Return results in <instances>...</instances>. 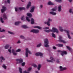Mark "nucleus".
Returning a JSON list of instances; mask_svg holds the SVG:
<instances>
[{
	"instance_id": "30",
	"label": "nucleus",
	"mask_w": 73,
	"mask_h": 73,
	"mask_svg": "<svg viewBox=\"0 0 73 73\" xmlns=\"http://www.w3.org/2000/svg\"><path fill=\"white\" fill-rule=\"evenodd\" d=\"M50 59L53 61H55V59L52 57H50Z\"/></svg>"
},
{
	"instance_id": "13",
	"label": "nucleus",
	"mask_w": 73,
	"mask_h": 73,
	"mask_svg": "<svg viewBox=\"0 0 73 73\" xmlns=\"http://www.w3.org/2000/svg\"><path fill=\"white\" fill-rule=\"evenodd\" d=\"M3 18L4 20H7V15L5 14H4L3 15Z\"/></svg>"
},
{
	"instance_id": "15",
	"label": "nucleus",
	"mask_w": 73,
	"mask_h": 73,
	"mask_svg": "<svg viewBox=\"0 0 73 73\" xmlns=\"http://www.w3.org/2000/svg\"><path fill=\"white\" fill-rule=\"evenodd\" d=\"M1 59H2V60H5V59H4V58L3 57L1 56V57H0V61L1 62H3L2 60H1Z\"/></svg>"
},
{
	"instance_id": "52",
	"label": "nucleus",
	"mask_w": 73,
	"mask_h": 73,
	"mask_svg": "<svg viewBox=\"0 0 73 73\" xmlns=\"http://www.w3.org/2000/svg\"><path fill=\"white\" fill-rule=\"evenodd\" d=\"M8 51H9V52L10 53H12V52H11V49H9L8 50Z\"/></svg>"
},
{
	"instance_id": "38",
	"label": "nucleus",
	"mask_w": 73,
	"mask_h": 73,
	"mask_svg": "<svg viewBox=\"0 0 73 73\" xmlns=\"http://www.w3.org/2000/svg\"><path fill=\"white\" fill-rule=\"evenodd\" d=\"M19 9H20V10H24L25 9L24 7H19Z\"/></svg>"
},
{
	"instance_id": "24",
	"label": "nucleus",
	"mask_w": 73,
	"mask_h": 73,
	"mask_svg": "<svg viewBox=\"0 0 73 73\" xmlns=\"http://www.w3.org/2000/svg\"><path fill=\"white\" fill-rule=\"evenodd\" d=\"M59 28L60 31L61 32H63V31H64V29H62V27L61 26H59Z\"/></svg>"
},
{
	"instance_id": "23",
	"label": "nucleus",
	"mask_w": 73,
	"mask_h": 73,
	"mask_svg": "<svg viewBox=\"0 0 73 73\" xmlns=\"http://www.w3.org/2000/svg\"><path fill=\"white\" fill-rule=\"evenodd\" d=\"M9 45L8 44H7L6 45V46L5 47V49H8V48H9Z\"/></svg>"
},
{
	"instance_id": "22",
	"label": "nucleus",
	"mask_w": 73,
	"mask_h": 73,
	"mask_svg": "<svg viewBox=\"0 0 73 73\" xmlns=\"http://www.w3.org/2000/svg\"><path fill=\"white\" fill-rule=\"evenodd\" d=\"M27 15L29 17H32V15L30 13H27Z\"/></svg>"
},
{
	"instance_id": "41",
	"label": "nucleus",
	"mask_w": 73,
	"mask_h": 73,
	"mask_svg": "<svg viewBox=\"0 0 73 73\" xmlns=\"http://www.w3.org/2000/svg\"><path fill=\"white\" fill-rule=\"evenodd\" d=\"M2 66L5 69H7V66H6L5 65L3 64Z\"/></svg>"
},
{
	"instance_id": "3",
	"label": "nucleus",
	"mask_w": 73,
	"mask_h": 73,
	"mask_svg": "<svg viewBox=\"0 0 73 73\" xmlns=\"http://www.w3.org/2000/svg\"><path fill=\"white\" fill-rule=\"evenodd\" d=\"M31 32L34 33H39V30L38 29H33L30 31Z\"/></svg>"
},
{
	"instance_id": "64",
	"label": "nucleus",
	"mask_w": 73,
	"mask_h": 73,
	"mask_svg": "<svg viewBox=\"0 0 73 73\" xmlns=\"http://www.w3.org/2000/svg\"><path fill=\"white\" fill-rule=\"evenodd\" d=\"M36 73H39V72L38 71H36L35 72Z\"/></svg>"
},
{
	"instance_id": "42",
	"label": "nucleus",
	"mask_w": 73,
	"mask_h": 73,
	"mask_svg": "<svg viewBox=\"0 0 73 73\" xmlns=\"http://www.w3.org/2000/svg\"><path fill=\"white\" fill-rule=\"evenodd\" d=\"M41 46V43H40L37 45V47L38 48V47H40V46Z\"/></svg>"
},
{
	"instance_id": "45",
	"label": "nucleus",
	"mask_w": 73,
	"mask_h": 73,
	"mask_svg": "<svg viewBox=\"0 0 73 73\" xmlns=\"http://www.w3.org/2000/svg\"><path fill=\"white\" fill-rule=\"evenodd\" d=\"M8 33H10V34H11L12 35H14V33L12 32H11V31H8Z\"/></svg>"
},
{
	"instance_id": "8",
	"label": "nucleus",
	"mask_w": 73,
	"mask_h": 73,
	"mask_svg": "<svg viewBox=\"0 0 73 73\" xmlns=\"http://www.w3.org/2000/svg\"><path fill=\"white\" fill-rule=\"evenodd\" d=\"M61 54L62 56H63L64 54H67V52L65 51H61Z\"/></svg>"
},
{
	"instance_id": "56",
	"label": "nucleus",
	"mask_w": 73,
	"mask_h": 73,
	"mask_svg": "<svg viewBox=\"0 0 73 73\" xmlns=\"http://www.w3.org/2000/svg\"><path fill=\"white\" fill-rule=\"evenodd\" d=\"M33 66L35 68H37V65H36V64H34L33 65Z\"/></svg>"
},
{
	"instance_id": "9",
	"label": "nucleus",
	"mask_w": 73,
	"mask_h": 73,
	"mask_svg": "<svg viewBox=\"0 0 73 73\" xmlns=\"http://www.w3.org/2000/svg\"><path fill=\"white\" fill-rule=\"evenodd\" d=\"M2 9L1 10V13H3L4 12V11L6 10V7L4 6L2 7Z\"/></svg>"
},
{
	"instance_id": "61",
	"label": "nucleus",
	"mask_w": 73,
	"mask_h": 73,
	"mask_svg": "<svg viewBox=\"0 0 73 73\" xmlns=\"http://www.w3.org/2000/svg\"><path fill=\"white\" fill-rule=\"evenodd\" d=\"M7 2L8 3H10V0H7Z\"/></svg>"
},
{
	"instance_id": "35",
	"label": "nucleus",
	"mask_w": 73,
	"mask_h": 73,
	"mask_svg": "<svg viewBox=\"0 0 73 73\" xmlns=\"http://www.w3.org/2000/svg\"><path fill=\"white\" fill-rule=\"evenodd\" d=\"M41 68V64H39L38 67V70H40V68Z\"/></svg>"
},
{
	"instance_id": "17",
	"label": "nucleus",
	"mask_w": 73,
	"mask_h": 73,
	"mask_svg": "<svg viewBox=\"0 0 73 73\" xmlns=\"http://www.w3.org/2000/svg\"><path fill=\"white\" fill-rule=\"evenodd\" d=\"M31 24H33L35 23V20L33 19V18H31Z\"/></svg>"
},
{
	"instance_id": "53",
	"label": "nucleus",
	"mask_w": 73,
	"mask_h": 73,
	"mask_svg": "<svg viewBox=\"0 0 73 73\" xmlns=\"http://www.w3.org/2000/svg\"><path fill=\"white\" fill-rule=\"evenodd\" d=\"M15 9L16 12H17L18 11L17 8L16 7H15Z\"/></svg>"
},
{
	"instance_id": "29",
	"label": "nucleus",
	"mask_w": 73,
	"mask_h": 73,
	"mask_svg": "<svg viewBox=\"0 0 73 73\" xmlns=\"http://www.w3.org/2000/svg\"><path fill=\"white\" fill-rule=\"evenodd\" d=\"M19 71L20 73H23L22 72V69L20 67L19 68Z\"/></svg>"
},
{
	"instance_id": "33",
	"label": "nucleus",
	"mask_w": 73,
	"mask_h": 73,
	"mask_svg": "<svg viewBox=\"0 0 73 73\" xmlns=\"http://www.w3.org/2000/svg\"><path fill=\"white\" fill-rule=\"evenodd\" d=\"M26 20H27V21H28L29 22H30L31 20H30L29 19V18L28 17H26Z\"/></svg>"
},
{
	"instance_id": "54",
	"label": "nucleus",
	"mask_w": 73,
	"mask_h": 73,
	"mask_svg": "<svg viewBox=\"0 0 73 73\" xmlns=\"http://www.w3.org/2000/svg\"><path fill=\"white\" fill-rule=\"evenodd\" d=\"M69 12H70V13H72V9H70L69 10Z\"/></svg>"
},
{
	"instance_id": "7",
	"label": "nucleus",
	"mask_w": 73,
	"mask_h": 73,
	"mask_svg": "<svg viewBox=\"0 0 73 73\" xmlns=\"http://www.w3.org/2000/svg\"><path fill=\"white\" fill-rule=\"evenodd\" d=\"M16 61L18 62H19V64H21L22 62H23V60L22 58L20 59H16Z\"/></svg>"
},
{
	"instance_id": "51",
	"label": "nucleus",
	"mask_w": 73,
	"mask_h": 73,
	"mask_svg": "<svg viewBox=\"0 0 73 73\" xmlns=\"http://www.w3.org/2000/svg\"><path fill=\"white\" fill-rule=\"evenodd\" d=\"M56 62H57V63H59V62H60V61L59 60V59H57Z\"/></svg>"
},
{
	"instance_id": "48",
	"label": "nucleus",
	"mask_w": 73,
	"mask_h": 73,
	"mask_svg": "<svg viewBox=\"0 0 73 73\" xmlns=\"http://www.w3.org/2000/svg\"><path fill=\"white\" fill-rule=\"evenodd\" d=\"M49 29V27H46L44 28L43 29Z\"/></svg>"
},
{
	"instance_id": "36",
	"label": "nucleus",
	"mask_w": 73,
	"mask_h": 73,
	"mask_svg": "<svg viewBox=\"0 0 73 73\" xmlns=\"http://www.w3.org/2000/svg\"><path fill=\"white\" fill-rule=\"evenodd\" d=\"M31 70H32V68L31 67H30L28 68L27 69L28 72H31Z\"/></svg>"
},
{
	"instance_id": "31",
	"label": "nucleus",
	"mask_w": 73,
	"mask_h": 73,
	"mask_svg": "<svg viewBox=\"0 0 73 73\" xmlns=\"http://www.w3.org/2000/svg\"><path fill=\"white\" fill-rule=\"evenodd\" d=\"M67 48L68 49V50L70 51L71 50V48L70 47L68 46H66Z\"/></svg>"
},
{
	"instance_id": "43",
	"label": "nucleus",
	"mask_w": 73,
	"mask_h": 73,
	"mask_svg": "<svg viewBox=\"0 0 73 73\" xmlns=\"http://www.w3.org/2000/svg\"><path fill=\"white\" fill-rule=\"evenodd\" d=\"M47 61L48 62H53V61L51 60H47Z\"/></svg>"
},
{
	"instance_id": "14",
	"label": "nucleus",
	"mask_w": 73,
	"mask_h": 73,
	"mask_svg": "<svg viewBox=\"0 0 73 73\" xmlns=\"http://www.w3.org/2000/svg\"><path fill=\"white\" fill-rule=\"evenodd\" d=\"M61 6L59 5L58 7V12H60L61 11Z\"/></svg>"
},
{
	"instance_id": "63",
	"label": "nucleus",
	"mask_w": 73,
	"mask_h": 73,
	"mask_svg": "<svg viewBox=\"0 0 73 73\" xmlns=\"http://www.w3.org/2000/svg\"><path fill=\"white\" fill-rule=\"evenodd\" d=\"M42 5H41L40 6V8H42Z\"/></svg>"
},
{
	"instance_id": "26",
	"label": "nucleus",
	"mask_w": 73,
	"mask_h": 73,
	"mask_svg": "<svg viewBox=\"0 0 73 73\" xmlns=\"http://www.w3.org/2000/svg\"><path fill=\"white\" fill-rule=\"evenodd\" d=\"M51 30H44V31L46 32H47V33H49L50 32H51Z\"/></svg>"
},
{
	"instance_id": "18",
	"label": "nucleus",
	"mask_w": 73,
	"mask_h": 73,
	"mask_svg": "<svg viewBox=\"0 0 73 73\" xmlns=\"http://www.w3.org/2000/svg\"><path fill=\"white\" fill-rule=\"evenodd\" d=\"M48 4L49 5H54V4L51 2H48Z\"/></svg>"
},
{
	"instance_id": "25",
	"label": "nucleus",
	"mask_w": 73,
	"mask_h": 73,
	"mask_svg": "<svg viewBox=\"0 0 73 73\" xmlns=\"http://www.w3.org/2000/svg\"><path fill=\"white\" fill-rule=\"evenodd\" d=\"M34 28H38V29H41V27L38 26H35L34 27Z\"/></svg>"
},
{
	"instance_id": "11",
	"label": "nucleus",
	"mask_w": 73,
	"mask_h": 73,
	"mask_svg": "<svg viewBox=\"0 0 73 73\" xmlns=\"http://www.w3.org/2000/svg\"><path fill=\"white\" fill-rule=\"evenodd\" d=\"M34 9H35V6L32 7L30 11V12L31 13L33 12H34Z\"/></svg>"
},
{
	"instance_id": "39",
	"label": "nucleus",
	"mask_w": 73,
	"mask_h": 73,
	"mask_svg": "<svg viewBox=\"0 0 73 73\" xmlns=\"http://www.w3.org/2000/svg\"><path fill=\"white\" fill-rule=\"evenodd\" d=\"M55 1H57V2H58V3H60V2H61L62 1V0H54Z\"/></svg>"
},
{
	"instance_id": "50",
	"label": "nucleus",
	"mask_w": 73,
	"mask_h": 73,
	"mask_svg": "<svg viewBox=\"0 0 73 73\" xmlns=\"http://www.w3.org/2000/svg\"><path fill=\"white\" fill-rule=\"evenodd\" d=\"M12 51L13 53H15V50L13 49H12Z\"/></svg>"
},
{
	"instance_id": "62",
	"label": "nucleus",
	"mask_w": 73,
	"mask_h": 73,
	"mask_svg": "<svg viewBox=\"0 0 73 73\" xmlns=\"http://www.w3.org/2000/svg\"><path fill=\"white\" fill-rule=\"evenodd\" d=\"M60 69H62V66H60Z\"/></svg>"
},
{
	"instance_id": "2",
	"label": "nucleus",
	"mask_w": 73,
	"mask_h": 73,
	"mask_svg": "<svg viewBox=\"0 0 73 73\" xmlns=\"http://www.w3.org/2000/svg\"><path fill=\"white\" fill-rule=\"evenodd\" d=\"M52 29V30H51V32H54V33L56 32L57 33H58V31L57 28L53 27Z\"/></svg>"
},
{
	"instance_id": "12",
	"label": "nucleus",
	"mask_w": 73,
	"mask_h": 73,
	"mask_svg": "<svg viewBox=\"0 0 73 73\" xmlns=\"http://www.w3.org/2000/svg\"><path fill=\"white\" fill-rule=\"evenodd\" d=\"M31 2H29L27 6V9H28L29 8V7L31 6Z\"/></svg>"
},
{
	"instance_id": "6",
	"label": "nucleus",
	"mask_w": 73,
	"mask_h": 73,
	"mask_svg": "<svg viewBox=\"0 0 73 73\" xmlns=\"http://www.w3.org/2000/svg\"><path fill=\"white\" fill-rule=\"evenodd\" d=\"M62 37L61 36H59V41H60V42H63V43H64V44L66 43V42H65V41L62 40Z\"/></svg>"
},
{
	"instance_id": "21",
	"label": "nucleus",
	"mask_w": 73,
	"mask_h": 73,
	"mask_svg": "<svg viewBox=\"0 0 73 73\" xmlns=\"http://www.w3.org/2000/svg\"><path fill=\"white\" fill-rule=\"evenodd\" d=\"M56 46L59 47H62V46H63V45L62 44H57Z\"/></svg>"
},
{
	"instance_id": "10",
	"label": "nucleus",
	"mask_w": 73,
	"mask_h": 73,
	"mask_svg": "<svg viewBox=\"0 0 73 73\" xmlns=\"http://www.w3.org/2000/svg\"><path fill=\"white\" fill-rule=\"evenodd\" d=\"M42 53L41 52H38V53H36L35 54L36 56H42Z\"/></svg>"
},
{
	"instance_id": "4",
	"label": "nucleus",
	"mask_w": 73,
	"mask_h": 73,
	"mask_svg": "<svg viewBox=\"0 0 73 73\" xmlns=\"http://www.w3.org/2000/svg\"><path fill=\"white\" fill-rule=\"evenodd\" d=\"M52 21V19H50L49 18L48 19V20L47 22H44V23L45 24H47V25L48 26V27H49L50 26V21Z\"/></svg>"
},
{
	"instance_id": "19",
	"label": "nucleus",
	"mask_w": 73,
	"mask_h": 73,
	"mask_svg": "<svg viewBox=\"0 0 73 73\" xmlns=\"http://www.w3.org/2000/svg\"><path fill=\"white\" fill-rule=\"evenodd\" d=\"M20 23H21V22L19 21V22H16L15 23V25H19Z\"/></svg>"
},
{
	"instance_id": "27",
	"label": "nucleus",
	"mask_w": 73,
	"mask_h": 73,
	"mask_svg": "<svg viewBox=\"0 0 73 73\" xmlns=\"http://www.w3.org/2000/svg\"><path fill=\"white\" fill-rule=\"evenodd\" d=\"M66 69V67H64V68H62V69H61L60 70V71H63L64 70H65Z\"/></svg>"
},
{
	"instance_id": "16",
	"label": "nucleus",
	"mask_w": 73,
	"mask_h": 73,
	"mask_svg": "<svg viewBox=\"0 0 73 73\" xmlns=\"http://www.w3.org/2000/svg\"><path fill=\"white\" fill-rule=\"evenodd\" d=\"M26 52H27V53H29V54H32V53H31V51L29 50L27 48L26 49Z\"/></svg>"
},
{
	"instance_id": "5",
	"label": "nucleus",
	"mask_w": 73,
	"mask_h": 73,
	"mask_svg": "<svg viewBox=\"0 0 73 73\" xmlns=\"http://www.w3.org/2000/svg\"><path fill=\"white\" fill-rule=\"evenodd\" d=\"M64 31L67 33V34L68 35V37L69 38V39H71V37L69 35V30H65Z\"/></svg>"
},
{
	"instance_id": "47",
	"label": "nucleus",
	"mask_w": 73,
	"mask_h": 73,
	"mask_svg": "<svg viewBox=\"0 0 73 73\" xmlns=\"http://www.w3.org/2000/svg\"><path fill=\"white\" fill-rule=\"evenodd\" d=\"M25 62H24L22 63V65L23 66H25Z\"/></svg>"
},
{
	"instance_id": "60",
	"label": "nucleus",
	"mask_w": 73,
	"mask_h": 73,
	"mask_svg": "<svg viewBox=\"0 0 73 73\" xmlns=\"http://www.w3.org/2000/svg\"><path fill=\"white\" fill-rule=\"evenodd\" d=\"M27 71L25 70L24 71H23V73H27Z\"/></svg>"
},
{
	"instance_id": "20",
	"label": "nucleus",
	"mask_w": 73,
	"mask_h": 73,
	"mask_svg": "<svg viewBox=\"0 0 73 73\" xmlns=\"http://www.w3.org/2000/svg\"><path fill=\"white\" fill-rule=\"evenodd\" d=\"M50 13L52 15H56V13L53 12V11L50 12Z\"/></svg>"
},
{
	"instance_id": "58",
	"label": "nucleus",
	"mask_w": 73,
	"mask_h": 73,
	"mask_svg": "<svg viewBox=\"0 0 73 73\" xmlns=\"http://www.w3.org/2000/svg\"><path fill=\"white\" fill-rule=\"evenodd\" d=\"M53 48L54 49H56V47L55 46H53Z\"/></svg>"
},
{
	"instance_id": "44",
	"label": "nucleus",
	"mask_w": 73,
	"mask_h": 73,
	"mask_svg": "<svg viewBox=\"0 0 73 73\" xmlns=\"http://www.w3.org/2000/svg\"><path fill=\"white\" fill-rule=\"evenodd\" d=\"M25 55L26 57H28V53H27V52H26Z\"/></svg>"
},
{
	"instance_id": "37",
	"label": "nucleus",
	"mask_w": 73,
	"mask_h": 73,
	"mask_svg": "<svg viewBox=\"0 0 73 73\" xmlns=\"http://www.w3.org/2000/svg\"><path fill=\"white\" fill-rule=\"evenodd\" d=\"M52 36L53 37H54V38H56V35L54 34L53 33H52Z\"/></svg>"
},
{
	"instance_id": "1",
	"label": "nucleus",
	"mask_w": 73,
	"mask_h": 73,
	"mask_svg": "<svg viewBox=\"0 0 73 73\" xmlns=\"http://www.w3.org/2000/svg\"><path fill=\"white\" fill-rule=\"evenodd\" d=\"M44 42L45 44L44 46L45 47H49V45L48 44H49V41H48V39L47 38H46L44 39Z\"/></svg>"
},
{
	"instance_id": "49",
	"label": "nucleus",
	"mask_w": 73,
	"mask_h": 73,
	"mask_svg": "<svg viewBox=\"0 0 73 73\" xmlns=\"http://www.w3.org/2000/svg\"><path fill=\"white\" fill-rule=\"evenodd\" d=\"M13 53V55H14V56H16V55H17V53L15 52Z\"/></svg>"
},
{
	"instance_id": "34",
	"label": "nucleus",
	"mask_w": 73,
	"mask_h": 73,
	"mask_svg": "<svg viewBox=\"0 0 73 73\" xmlns=\"http://www.w3.org/2000/svg\"><path fill=\"white\" fill-rule=\"evenodd\" d=\"M56 10H57V9H56V8H54L51 9V11L53 12H54V11H56Z\"/></svg>"
},
{
	"instance_id": "55",
	"label": "nucleus",
	"mask_w": 73,
	"mask_h": 73,
	"mask_svg": "<svg viewBox=\"0 0 73 73\" xmlns=\"http://www.w3.org/2000/svg\"><path fill=\"white\" fill-rule=\"evenodd\" d=\"M5 30H0V32H5Z\"/></svg>"
},
{
	"instance_id": "46",
	"label": "nucleus",
	"mask_w": 73,
	"mask_h": 73,
	"mask_svg": "<svg viewBox=\"0 0 73 73\" xmlns=\"http://www.w3.org/2000/svg\"><path fill=\"white\" fill-rule=\"evenodd\" d=\"M20 38H23V39H24L25 38L24 37V36H20Z\"/></svg>"
},
{
	"instance_id": "40",
	"label": "nucleus",
	"mask_w": 73,
	"mask_h": 73,
	"mask_svg": "<svg viewBox=\"0 0 73 73\" xmlns=\"http://www.w3.org/2000/svg\"><path fill=\"white\" fill-rule=\"evenodd\" d=\"M21 51V49H18L17 50L15 51L16 52H19Z\"/></svg>"
},
{
	"instance_id": "57",
	"label": "nucleus",
	"mask_w": 73,
	"mask_h": 73,
	"mask_svg": "<svg viewBox=\"0 0 73 73\" xmlns=\"http://www.w3.org/2000/svg\"><path fill=\"white\" fill-rule=\"evenodd\" d=\"M5 37V36L4 35H3L2 36V37H1L0 38H4V37Z\"/></svg>"
},
{
	"instance_id": "59",
	"label": "nucleus",
	"mask_w": 73,
	"mask_h": 73,
	"mask_svg": "<svg viewBox=\"0 0 73 73\" xmlns=\"http://www.w3.org/2000/svg\"><path fill=\"white\" fill-rule=\"evenodd\" d=\"M24 16H23L22 17V18H21V20H23V18H24Z\"/></svg>"
},
{
	"instance_id": "32",
	"label": "nucleus",
	"mask_w": 73,
	"mask_h": 73,
	"mask_svg": "<svg viewBox=\"0 0 73 73\" xmlns=\"http://www.w3.org/2000/svg\"><path fill=\"white\" fill-rule=\"evenodd\" d=\"M0 21L2 23H4V21L3 20V19L2 17L0 18Z\"/></svg>"
},
{
	"instance_id": "28",
	"label": "nucleus",
	"mask_w": 73,
	"mask_h": 73,
	"mask_svg": "<svg viewBox=\"0 0 73 73\" xmlns=\"http://www.w3.org/2000/svg\"><path fill=\"white\" fill-rule=\"evenodd\" d=\"M22 28H24L25 29L26 28H28L27 27V26L25 25H23L22 26Z\"/></svg>"
}]
</instances>
